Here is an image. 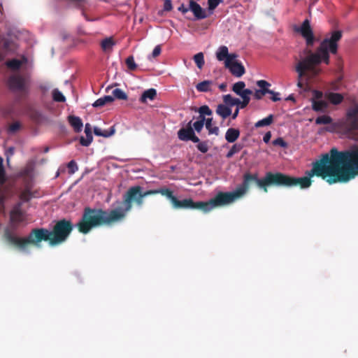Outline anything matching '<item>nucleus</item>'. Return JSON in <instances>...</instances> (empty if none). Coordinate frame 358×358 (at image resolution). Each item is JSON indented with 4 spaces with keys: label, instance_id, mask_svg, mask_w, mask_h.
Instances as JSON below:
<instances>
[{
    "label": "nucleus",
    "instance_id": "f257e3e1",
    "mask_svg": "<svg viewBox=\"0 0 358 358\" xmlns=\"http://www.w3.org/2000/svg\"><path fill=\"white\" fill-rule=\"evenodd\" d=\"M307 176L293 178L280 173H267L259 179L257 176L246 173L243 183L234 191L224 192L226 206L241 199L249 189L250 182L255 181L257 186L267 192V186H300L307 188L310 186V178L314 175L322 177L329 184L346 183L358 176V145H354L344 151L331 149L330 154L323 155L320 161L313 164V169Z\"/></svg>",
    "mask_w": 358,
    "mask_h": 358
},
{
    "label": "nucleus",
    "instance_id": "f03ea898",
    "mask_svg": "<svg viewBox=\"0 0 358 358\" xmlns=\"http://www.w3.org/2000/svg\"><path fill=\"white\" fill-rule=\"evenodd\" d=\"M295 31L301 34L307 45V48L299 53V60L295 66V71L298 74L297 86L302 88L303 80L307 83H310L322 72L321 64H329V55L336 53L337 43L341 38L342 32L341 31L331 32L320 43L316 50L313 51L308 47L313 45L316 38L310 21L305 20L301 26L295 28Z\"/></svg>",
    "mask_w": 358,
    "mask_h": 358
},
{
    "label": "nucleus",
    "instance_id": "7ed1b4c3",
    "mask_svg": "<svg viewBox=\"0 0 358 358\" xmlns=\"http://www.w3.org/2000/svg\"><path fill=\"white\" fill-rule=\"evenodd\" d=\"M139 186L131 187L123 196L122 201H118L113 205V208L110 211L102 210L87 209L83 215L82 220L78 224L79 231L83 234L88 233L93 227L101 225H110L124 220L127 212L131 208V201H136L141 206L143 202V198L148 195L161 194L166 196L172 206L176 200L172 191L168 188H162L155 190H149L142 192Z\"/></svg>",
    "mask_w": 358,
    "mask_h": 358
},
{
    "label": "nucleus",
    "instance_id": "20e7f679",
    "mask_svg": "<svg viewBox=\"0 0 358 358\" xmlns=\"http://www.w3.org/2000/svg\"><path fill=\"white\" fill-rule=\"evenodd\" d=\"M139 186L131 187L123 196L122 201H118L113 205V208L110 211L102 210L87 209L83 215L82 220L78 224L79 231L83 234L88 233L93 227L101 225H110L124 220L127 212L131 208V201H136L141 206L143 202V198L148 195L161 194L166 196L172 206L176 200L172 191L168 188H162L155 190H149L142 192Z\"/></svg>",
    "mask_w": 358,
    "mask_h": 358
},
{
    "label": "nucleus",
    "instance_id": "39448f33",
    "mask_svg": "<svg viewBox=\"0 0 358 358\" xmlns=\"http://www.w3.org/2000/svg\"><path fill=\"white\" fill-rule=\"evenodd\" d=\"M24 219L20 205L15 206L10 213V228L5 233L7 241L22 251H26L31 245L39 247L42 241H49L50 245L60 244L66 239L73 229L70 222L63 220L55 224L52 231L35 229L27 238H21L14 233L13 229L17 224L23 222Z\"/></svg>",
    "mask_w": 358,
    "mask_h": 358
},
{
    "label": "nucleus",
    "instance_id": "423d86ee",
    "mask_svg": "<svg viewBox=\"0 0 358 358\" xmlns=\"http://www.w3.org/2000/svg\"><path fill=\"white\" fill-rule=\"evenodd\" d=\"M224 201V192H219L214 198L208 200V201L194 202L191 199H185L181 201L176 199L172 206L173 208L176 209H199L203 213H208L215 208L226 206V202Z\"/></svg>",
    "mask_w": 358,
    "mask_h": 358
},
{
    "label": "nucleus",
    "instance_id": "0eeeda50",
    "mask_svg": "<svg viewBox=\"0 0 358 358\" xmlns=\"http://www.w3.org/2000/svg\"><path fill=\"white\" fill-rule=\"evenodd\" d=\"M216 59L223 62L224 67L235 77L240 78L245 73V69L241 62L238 60L236 53H229L226 45L220 46L215 52Z\"/></svg>",
    "mask_w": 358,
    "mask_h": 358
},
{
    "label": "nucleus",
    "instance_id": "6e6552de",
    "mask_svg": "<svg viewBox=\"0 0 358 358\" xmlns=\"http://www.w3.org/2000/svg\"><path fill=\"white\" fill-rule=\"evenodd\" d=\"M337 125L345 131L348 138L358 141V104L351 106L346 116L340 120Z\"/></svg>",
    "mask_w": 358,
    "mask_h": 358
},
{
    "label": "nucleus",
    "instance_id": "1a4fd4ad",
    "mask_svg": "<svg viewBox=\"0 0 358 358\" xmlns=\"http://www.w3.org/2000/svg\"><path fill=\"white\" fill-rule=\"evenodd\" d=\"M28 80L18 74H14L9 78L8 85L11 90L24 91L27 88Z\"/></svg>",
    "mask_w": 358,
    "mask_h": 358
},
{
    "label": "nucleus",
    "instance_id": "9d476101",
    "mask_svg": "<svg viewBox=\"0 0 358 358\" xmlns=\"http://www.w3.org/2000/svg\"><path fill=\"white\" fill-rule=\"evenodd\" d=\"M6 66L11 71H15L17 70L26 71L31 67V64L29 62L28 59L24 57L20 59H13L6 62Z\"/></svg>",
    "mask_w": 358,
    "mask_h": 358
},
{
    "label": "nucleus",
    "instance_id": "9b49d317",
    "mask_svg": "<svg viewBox=\"0 0 358 358\" xmlns=\"http://www.w3.org/2000/svg\"><path fill=\"white\" fill-rule=\"evenodd\" d=\"M233 92L241 99L250 98L252 91L245 88V83L243 81H238L233 85Z\"/></svg>",
    "mask_w": 358,
    "mask_h": 358
},
{
    "label": "nucleus",
    "instance_id": "f8f14e48",
    "mask_svg": "<svg viewBox=\"0 0 358 358\" xmlns=\"http://www.w3.org/2000/svg\"><path fill=\"white\" fill-rule=\"evenodd\" d=\"M315 99L313 100L312 105L313 108L315 111H324L327 107V103L321 100L322 94L320 92H314Z\"/></svg>",
    "mask_w": 358,
    "mask_h": 358
},
{
    "label": "nucleus",
    "instance_id": "ddd939ff",
    "mask_svg": "<svg viewBox=\"0 0 358 358\" xmlns=\"http://www.w3.org/2000/svg\"><path fill=\"white\" fill-rule=\"evenodd\" d=\"M189 10H191L196 19H204L207 14L201 6L194 1H189Z\"/></svg>",
    "mask_w": 358,
    "mask_h": 358
},
{
    "label": "nucleus",
    "instance_id": "4468645a",
    "mask_svg": "<svg viewBox=\"0 0 358 358\" xmlns=\"http://www.w3.org/2000/svg\"><path fill=\"white\" fill-rule=\"evenodd\" d=\"M194 131L192 127V122H189L185 128L180 129L178 132V136L180 140L187 141H189L190 137H192Z\"/></svg>",
    "mask_w": 358,
    "mask_h": 358
},
{
    "label": "nucleus",
    "instance_id": "2eb2a0df",
    "mask_svg": "<svg viewBox=\"0 0 358 358\" xmlns=\"http://www.w3.org/2000/svg\"><path fill=\"white\" fill-rule=\"evenodd\" d=\"M85 134L86 137L82 136L80 139V143L83 146H88L93 140V136L92 134V127L89 123L85 124Z\"/></svg>",
    "mask_w": 358,
    "mask_h": 358
},
{
    "label": "nucleus",
    "instance_id": "dca6fc26",
    "mask_svg": "<svg viewBox=\"0 0 358 358\" xmlns=\"http://www.w3.org/2000/svg\"><path fill=\"white\" fill-rule=\"evenodd\" d=\"M215 112L223 120H225L231 115L232 109L223 103L217 106Z\"/></svg>",
    "mask_w": 358,
    "mask_h": 358
},
{
    "label": "nucleus",
    "instance_id": "f3484780",
    "mask_svg": "<svg viewBox=\"0 0 358 358\" xmlns=\"http://www.w3.org/2000/svg\"><path fill=\"white\" fill-rule=\"evenodd\" d=\"M68 119L69 124L74 129L75 131L80 132L82 131L83 124L82 120L79 117L70 115Z\"/></svg>",
    "mask_w": 358,
    "mask_h": 358
},
{
    "label": "nucleus",
    "instance_id": "a211bd4d",
    "mask_svg": "<svg viewBox=\"0 0 358 358\" xmlns=\"http://www.w3.org/2000/svg\"><path fill=\"white\" fill-rule=\"evenodd\" d=\"M240 136V131L237 129L229 128L225 134V139L228 143L235 142Z\"/></svg>",
    "mask_w": 358,
    "mask_h": 358
},
{
    "label": "nucleus",
    "instance_id": "6ab92c4d",
    "mask_svg": "<svg viewBox=\"0 0 358 358\" xmlns=\"http://www.w3.org/2000/svg\"><path fill=\"white\" fill-rule=\"evenodd\" d=\"M115 45V42L113 41L112 37L106 38L101 42V47L104 52H112Z\"/></svg>",
    "mask_w": 358,
    "mask_h": 358
},
{
    "label": "nucleus",
    "instance_id": "aec40b11",
    "mask_svg": "<svg viewBox=\"0 0 358 358\" xmlns=\"http://www.w3.org/2000/svg\"><path fill=\"white\" fill-rule=\"evenodd\" d=\"M157 95V91L155 89L150 88L144 91L140 98V101L142 103H146L148 101H152L155 99Z\"/></svg>",
    "mask_w": 358,
    "mask_h": 358
},
{
    "label": "nucleus",
    "instance_id": "412c9836",
    "mask_svg": "<svg viewBox=\"0 0 358 358\" xmlns=\"http://www.w3.org/2000/svg\"><path fill=\"white\" fill-rule=\"evenodd\" d=\"M115 132V129L114 127H110L109 131H102L101 129L97 127H94V133L97 136H103V137H110L113 136Z\"/></svg>",
    "mask_w": 358,
    "mask_h": 358
},
{
    "label": "nucleus",
    "instance_id": "4be33fe9",
    "mask_svg": "<svg viewBox=\"0 0 358 358\" xmlns=\"http://www.w3.org/2000/svg\"><path fill=\"white\" fill-rule=\"evenodd\" d=\"M212 122V118H207L205 120L206 128L208 129L209 134L218 135L219 128L217 126H213Z\"/></svg>",
    "mask_w": 358,
    "mask_h": 358
},
{
    "label": "nucleus",
    "instance_id": "5701e85b",
    "mask_svg": "<svg viewBox=\"0 0 358 358\" xmlns=\"http://www.w3.org/2000/svg\"><path fill=\"white\" fill-rule=\"evenodd\" d=\"M223 103L228 106L230 108L236 106L238 98L232 96L231 94H225L222 97Z\"/></svg>",
    "mask_w": 358,
    "mask_h": 358
},
{
    "label": "nucleus",
    "instance_id": "b1692460",
    "mask_svg": "<svg viewBox=\"0 0 358 358\" xmlns=\"http://www.w3.org/2000/svg\"><path fill=\"white\" fill-rule=\"evenodd\" d=\"M273 120V115H269L268 117L257 121L255 123V126L257 128L268 126L272 123Z\"/></svg>",
    "mask_w": 358,
    "mask_h": 358
},
{
    "label": "nucleus",
    "instance_id": "393cba45",
    "mask_svg": "<svg viewBox=\"0 0 358 358\" xmlns=\"http://www.w3.org/2000/svg\"><path fill=\"white\" fill-rule=\"evenodd\" d=\"M212 85V81L210 80H204L198 83L196 85V88L199 92H208L210 90V85Z\"/></svg>",
    "mask_w": 358,
    "mask_h": 358
},
{
    "label": "nucleus",
    "instance_id": "a878e982",
    "mask_svg": "<svg viewBox=\"0 0 358 358\" xmlns=\"http://www.w3.org/2000/svg\"><path fill=\"white\" fill-rule=\"evenodd\" d=\"M113 96L115 99H117L120 100H127V94L121 89L115 88L112 90Z\"/></svg>",
    "mask_w": 358,
    "mask_h": 358
},
{
    "label": "nucleus",
    "instance_id": "bb28decb",
    "mask_svg": "<svg viewBox=\"0 0 358 358\" xmlns=\"http://www.w3.org/2000/svg\"><path fill=\"white\" fill-rule=\"evenodd\" d=\"M327 97L328 100L334 104L340 103L343 99V96L338 93H329Z\"/></svg>",
    "mask_w": 358,
    "mask_h": 358
},
{
    "label": "nucleus",
    "instance_id": "cd10ccee",
    "mask_svg": "<svg viewBox=\"0 0 358 358\" xmlns=\"http://www.w3.org/2000/svg\"><path fill=\"white\" fill-rule=\"evenodd\" d=\"M257 85L260 88L259 90L265 92V94L271 93V90L268 89V87L271 86V84L267 81L264 80H258Z\"/></svg>",
    "mask_w": 358,
    "mask_h": 358
},
{
    "label": "nucleus",
    "instance_id": "c85d7f7f",
    "mask_svg": "<svg viewBox=\"0 0 358 358\" xmlns=\"http://www.w3.org/2000/svg\"><path fill=\"white\" fill-rule=\"evenodd\" d=\"M52 95L53 100L55 101L64 102L66 101L65 96L58 89L53 90Z\"/></svg>",
    "mask_w": 358,
    "mask_h": 358
},
{
    "label": "nucleus",
    "instance_id": "c756f323",
    "mask_svg": "<svg viewBox=\"0 0 358 358\" xmlns=\"http://www.w3.org/2000/svg\"><path fill=\"white\" fill-rule=\"evenodd\" d=\"M205 120H206L205 117L199 118L198 120H196V122H194L193 123V124H192L193 129H194L197 132H200L203 127V125L205 124Z\"/></svg>",
    "mask_w": 358,
    "mask_h": 358
},
{
    "label": "nucleus",
    "instance_id": "7c9ffc66",
    "mask_svg": "<svg viewBox=\"0 0 358 358\" xmlns=\"http://www.w3.org/2000/svg\"><path fill=\"white\" fill-rule=\"evenodd\" d=\"M194 61L199 69H201L204 64V56L202 52H199L194 56Z\"/></svg>",
    "mask_w": 358,
    "mask_h": 358
},
{
    "label": "nucleus",
    "instance_id": "2f4dec72",
    "mask_svg": "<svg viewBox=\"0 0 358 358\" xmlns=\"http://www.w3.org/2000/svg\"><path fill=\"white\" fill-rule=\"evenodd\" d=\"M242 148V145L239 143L233 145L230 150L227 152V157L231 158L234 155L239 152Z\"/></svg>",
    "mask_w": 358,
    "mask_h": 358
},
{
    "label": "nucleus",
    "instance_id": "473e14b6",
    "mask_svg": "<svg viewBox=\"0 0 358 358\" xmlns=\"http://www.w3.org/2000/svg\"><path fill=\"white\" fill-rule=\"evenodd\" d=\"M332 122V119L328 115H322L316 118L317 124H327Z\"/></svg>",
    "mask_w": 358,
    "mask_h": 358
},
{
    "label": "nucleus",
    "instance_id": "72a5a7b5",
    "mask_svg": "<svg viewBox=\"0 0 358 358\" xmlns=\"http://www.w3.org/2000/svg\"><path fill=\"white\" fill-rule=\"evenodd\" d=\"M126 64L128 69L131 71H134L137 68V65L134 61L133 56H129L126 59Z\"/></svg>",
    "mask_w": 358,
    "mask_h": 358
},
{
    "label": "nucleus",
    "instance_id": "f704fd0d",
    "mask_svg": "<svg viewBox=\"0 0 358 358\" xmlns=\"http://www.w3.org/2000/svg\"><path fill=\"white\" fill-rule=\"evenodd\" d=\"M199 112L200 113L199 118L204 117L205 115H211L212 110L208 106H202L199 108Z\"/></svg>",
    "mask_w": 358,
    "mask_h": 358
},
{
    "label": "nucleus",
    "instance_id": "c9c22d12",
    "mask_svg": "<svg viewBox=\"0 0 358 358\" xmlns=\"http://www.w3.org/2000/svg\"><path fill=\"white\" fill-rule=\"evenodd\" d=\"M20 128H21L20 123L19 122H15L9 126V127L8 129V132L10 134H13L16 133L17 131H19L20 129Z\"/></svg>",
    "mask_w": 358,
    "mask_h": 358
},
{
    "label": "nucleus",
    "instance_id": "e433bc0d",
    "mask_svg": "<svg viewBox=\"0 0 358 358\" xmlns=\"http://www.w3.org/2000/svg\"><path fill=\"white\" fill-rule=\"evenodd\" d=\"M222 1V0H208V10L213 13L216 7Z\"/></svg>",
    "mask_w": 358,
    "mask_h": 358
},
{
    "label": "nucleus",
    "instance_id": "4c0bfd02",
    "mask_svg": "<svg viewBox=\"0 0 358 358\" xmlns=\"http://www.w3.org/2000/svg\"><path fill=\"white\" fill-rule=\"evenodd\" d=\"M250 98H243L242 100L238 99L236 108L240 109H243L245 108L250 103Z\"/></svg>",
    "mask_w": 358,
    "mask_h": 358
},
{
    "label": "nucleus",
    "instance_id": "58836bf2",
    "mask_svg": "<svg viewBox=\"0 0 358 358\" xmlns=\"http://www.w3.org/2000/svg\"><path fill=\"white\" fill-rule=\"evenodd\" d=\"M67 166H68V169L69 170V173L70 174L75 173L78 171V165H77L76 162L74 160L70 161L68 163Z\"/></svg>",
    "mask_w": 358,
    "mask_h": 358
},
{
    "label": "nucleus",
    "instance_id": "ea45409f",
    "mask_svg": "<svg viewBox=\"0 0 358 358\" xmlns=\"http://www.w3.org/2000/svg\"><path fill=\"white\" fill-rule=\"evenodd\" d=\"M197 148L198 150L201 152L202 153H206L208 152V149H209V146L208 145V143L206 142V141H202V142H200L198 145H197Z\"/></svg>",
    "mask_w": 358,
    "mask_h": 358
},
{
    "label": "nucleus",
    "instance_id": "a19ab883",
    "mask_svg": "<svg viewBox=\"0 0 358 358\" xmlns=\"http://www.w3.org/2000/svg\"><path fill=\"white\" fill-rule=\"evenodd\" d=\"M160 53H161L160 45H157L152 50V55H148V59L151 60L152 58L159 56L160 55Z\"/></svg>",
    "mask_w": 358,
    "mask_h": 358
},
{
    "label": "nucleus",
    "instance_id": "79ce46f5",
    "mask_svg": "<svg viewBox=\"0 0 358 358\" xmlns=\"http://www.w3.org/2000/svg\"><path fill=\"white\" fill-rule=\"evenodd\" d=\"M5 181V171L3 166V158L0 157V182Z\"/></svg>",
    "mask_w": 358,
    "mask_h": 358
},
{
    "label": "nucleus",
    "instance_id": "37998d69",
    "mask_svg": "<svg viewBox=\"0 0 358 358\" xmlns=\"http://www.w3.org/2000/svg\"><path fill=\"white\" fill-rule=\"evenodd\" d=\"M273 144L274 145H279L281 148L287 147V143L282 138H278L275 139L273 141Z\"/></svg>",
    "mask_w": 358,
    "mask_h": 358
},
{
    "label": "nucleus",
    "instance_id": "c03bdc74",
    "mask_svg": "<svg viewBox=\"0 0 358 358\" xmlns=\"http://www.w3.org/2000/svg\"><path fill=\"white\" fill-rule=\"evenodd\" d=\"M104 101L102 97L98 99L92 103V106L95 108L102 107L105 105Z\"/></svg>",
    "mask_w": 358,
    "mask_h": 358
},
{
    "label": "nucleus",
    "instance_id": "a18cd8bd",
    "mask_svg": "<svg viewBox=\"0 0 358 358\" xmlns=\"http://www.w3.org/2000/svg\"><path fill=\"white\" fill-rule=\"evenodd\" d=\"M266 94H265V92L264 91H261L259 90H256L255 93H254V96L256 99L257 100H259L261 99L263 96H264Z\"/></svg>",
    "mask_w": 358,
    "mask_h": 358
},
{
    "label": "nucleus",
    "instance_id": "49530a36",
    "mask_svg": "<svg viewBox=\"0 0 358 358\" xmlns=\"http://www.w3.org/2000/svg\"><path fill=\"white\" fill-rule=\"evenodd\" d=\"M269 94L272 95V96H271L272 101H277L280 100V96L279 92H275L271 90V93H269Z\"/></svg>",
    "mask_w": 358,
    "mask_h": 358
},
{
    "label": "nucleus",
    "instance_id": "de8ad7c7",
    "mask_svg": "<svg viewBox=\"0 0 358 358\" xmlns=\"http://www.w3.org/2000/svg\"><path fill=\"white\" fill-rule=\"evenodd\" d=\"M164 9L166 11L172 9V3L171 0H166L164 3Z\"/></svg>",
    "mask_w": 358,
    "mask_h": 358
},
{
    "label": "nucleus",
    "instance_id": "09e8293b",
    "mask_svg": "<svg viewBox=\"0 0 358 358\" xmlns=\"http://www.w3.org/2000/svg\"><path fill=\"white\" fill-rule=\"evenodd\" d=\"M102 98L106 104L108 103H111L114 101V97L113 96H110V95L102 96Z\"/></svg>",
    "mask_w": 358,
    "mask_h": 358
},
{
    "label": "nucleus",
    "instance_id": "8fccbe9b",
    "mask_svg": "<svg viewBox=\"0 0 358 358\" xmlns=\"http://www.w3.org/2000/svg\"><path fill=\"white\" fill-rule=\"evenodd\" d=\"M271 134L270 131H268L266 132L264 137H263V141L266 143H268L270 140H271Z\"/></svg>",
    "mask_w": 358,
    "mask_h": 358
},
{
    "label": "nucleus",
    "instance_id": "3c124183",
    "mask_svg": "<svg viewBox=\"0 0 358 358\" xmlns=\"http://www.w3.org/2000/svg\"><path fill=\"white\" fill-rule=\"evenodd\" d=\"M14 148L10 147L6 150L7 160H8L9 157L12 156L14 154Z\"/></svg>",
    "mask_w": 358,
    "mask_h": 358
},
{
    "label": "nucleus",
    "instance_id": "603ef678",
    "mask_svg": "<svg viewBox=\"0 0 358 358\" xmlns=\"http://www.w3.org/2000/svg\"><path fill=\"white\" fill-rule=\"evenodd\" d=\"M178 10L180 11L182 13H186L189 10V6L185 7L183 4H182L179 8Z\"/></svg>",
    "mask_w": 358,
    "mask_h": 358
},
{
    "label": "nucleus",
    "instance_id": "864d4df0",
    "mask_svg": "<svg viewBox=\"0 0 358 358\" xmlns=\"http://www.w3.org/2000/svg\"><path fill=\"white\" fill-rule=\"evenodd\" d=\"M3 200H4L3 194L0 191V212H1L3 209Z\"/></svg>",
    "mask_w": 358,
    "mask_h": 358
},
{
    "label": "nucleus",
    "instance_id": "5fc2aeb1",
    "mask_svg": "<svg viewBox=\"0 0 358 358\" xmlns=\"http://www.w3.org/2000/svg\"><path fill=\"white\" fill-rule=\"evenodd\" d=\"M189 141H193L194 143H198V144L200 143L199 138L195 136V134L192 135V137H190Z\"/></svg>",
    "mask_w": 358,
    "mask_h": 358
},
{
    "label": "nucleus",
    "instance_id": "6e6d98bb",
    "mask_svg": "<svg viewBox=\"0 0 358 358\" xmlns=\"http://www.w3.org/2000/svg\"><path fill=\"white\" fill-rule=\"evenodd\" d=\"M238 113H239V109L236 108L235 111L233 113H231V118L233 120L236 119L237 117V116L238 115Z\"/></svg>",
    "mask_w": 358,
    "mask_h": 358
},
{
    "label": "nucleus",
    "instance_id": "4d7b16f0",
    "mask_svg": "<svg viewBox=\"0 0 358 358\" xmlns=\"http://www.w3.org/2000/svg\"><path fill=\"white\" fill-rule=\"evenodd\" d=\"M287 101H295V99H294V96L293 94H290L289 95L286 99H285Z\"/></svg>",
    "mask_w": 358,
    "mask_h": 358
},
{
    "label": "nucleus",
    "instance_id": "13d9d810",
    "mask_svg": "<svg viewBox=\"0 0 358 358\" xmlns=\"http://www.w3.org/2000/svg\"><path fill=\"white\" fill-rule=\"evenodd\" d=\"M219 88L224 91V90H225L226 85L222 83V84L220 85Z\"/></svg>",
    "mask_w": 358,
    "mask_h": 358
},
{
    "label": "nucleus",
    "instance_id": "bf43d9fd",
    "mask_svg": "<svg viewBox=\"0 0 358 358\" xmlns=\"http://www.w3.org/2000/svg\"><path fill=\"white\" fill-rule=\"evenodd\" d=\"M3 59V55L0 53V61Z\"/></svg>",
    "mask_w": 358,
    "mask_h": 358
},
{
    "label": "nucleus",
    "instance_id": "052dcab7",
    "mask_svg": "<svg viewBox=\"0 0 358 358\" xmlns=\"http://www.w3.org/2000/svg\"><path fill=\"white\" fill-rule=\"evenodd\" d=\"M110 89V87H108L106 88V91H107V92H108V90H109Z\"/></svg>",
    "mask_w": 358,
    "mask_h": 358
}]
</instances>
